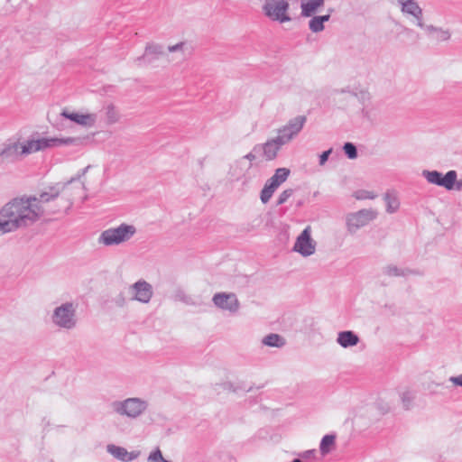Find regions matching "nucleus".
<instances>
[{"mask_svg": "<svg viewBox=\"0 0 462 462\" xmlns=\"http://www.w3.org/2000/svg\"><path fill=\"white\" fill-rule=\"evenodd\" d=\"M212 300L219 309L229 310L230 312H236L239 309V301L235 293H216Z\"/></svg>", "mask_w": 462, "mask_h": 462, "instance_id": "obj_14", "label": "nucleus"}, {"mask_svg": "<svg viewBox=\"0 0 462 462\" xmlns=\"http://www.w3.org/2000/svg\"><path fill=\"white\" fill-rule=\"evenodd\" d=\"M332 152V149H328L325 152H323L320 155H319V165H324L326 163V162L328 161L329 155L331 154Z\"/></svg>", "mask_w": 462, "mask_h": 462, "instance_id": "obj_37", "label": "nucleus"}, {"mask_svg": "<svg viewBox=\"0 0 462 462\" xmlns=\"http://www.w3.org/2000/svg\"><path fill=\"white\" fill-rule=\"evenodd\" d=\"M384 200L386 202V211L388 213H393L399 208V200L393 194L386 192L384 194Z\"/></svg>", "mask_w": 462, "mask_h": 462, "instance_id": "obj_26", "label": "nucleus"}, {"mask_svg": "<svg viewBox=\"0 0 462 462\" xmlns=\"http://www.w3.org/2000/svg\"><path fill=\"white\" fill-rule=\"evenodd\" d=\"M34 215L18 200H10L0 209V236L26 226Z\"/></svg>", "mask_w": 462, "mask_h": 462, "instance_id": "obj_1", "label": "nucleus"}, {"mask_svg": "<svg viewBox=\"0 0 462 462\" xmlns=\"http://www.w3.org/2000/svg\"><path fill=\"white\" fill-rule=\"evenodd\" d=\"M134 292L132 300H138L143 303H148L152 296V288L150 283L140 280L131 286Z\"/></svg>", "mask_w": 462, "mask_h": 462, "instance_id": "obj_15", "label": "nucleus"}, {"mask_svg": "<svg viewBox=\"0 0 462 462\" xmlns=\"http://www.w3.org/2000/svg\"><path fill=\"white\" fill-rule=\"evenodd\" d=\"M306 121L307 117L305 116H298L289 120L286 125L279 129L277 140L280 141V143L286 144L297 136L302 130Z\"/></svg>", "mask_w": 462, "mask_h": 462, "instance_id": "obj_10", "label": "nucleus"}, {"mask_svg": "<svg viewBox=\"0 0 462 462\" xmlns=\"http://www.w3.org/2000/svg\"><path fill=\"white\" fill-rule=\"evenodd\" d=\"M343 151L345 154L347 156V158L351 160L356 159L358 155L356 145L349 142L345 143V144L343 145Z\"/></svg>", "mask_w": 462, "mask_h": 462, "instance_id": "obj_29", "label": "nucleus"}, {"mask_svg": "<svg viewBox=\"0 0 462 462\" xmlns=\"http://www.w3.org/2000/svg\"><path fill=\"white\" fill-rule=\"evenodd\" d=\"M165 54L162 45L149 42L146 44L144 52L142 56L136 58L135 61L139 66L149 65L159 60Z\"/></svg>", "mask_w": 462, "mask_h": 462, "instance_id": "obj_13", "label": "nucleus"}, {"mask_svg": "<svg viewBox=\"0 0 462 462\" xmlns=\"http://www.w3.org/2000/svg\"><path fill=\"white\" fill-rule=\"evenodd\" d=\"M291 171L287 168H278L274 174L266 181L261 191L260 199L263 204H266L272 198L277 188L286 181Z\"/></svg>", "mask_w": 462, "mask_h": 462, "instance_id": "obj_8", "label": "nucleus"}, {"mask_svg": "<svg viewBox=\"0 0 462 462\" xmlns=\"http://www.w3.org/2000/svg\"><path fill=\"white\" fill-rule=\"evenodd\" d=\"M106 117L109 124H114L118 120V116L113 105L106 107Z\"/></svg>", "mask_w": 462, "mask_h": 462, "instance_id": "obj_33", "label": "nucleus"}, {"mask_svg": "<svg viewBox=\"0 0 462 462\" xmlns=\"http://www.w3.org/2000/svg\"><path fill=\"white\" fill-rule=\"evenodd\" d=\"M255 152L252 151L251 152L247 153L244 156L245 159L249 160L251 162L254 161L256 156L254 154Z\"/></svg>", "mask_w": 462, "mask_h": 462, "instance_id": "obj_42", "label": "nucleus"}, {"mask_svg": "<svg viewBox=\"0 0 462 462\" xmlns=\"http://www.w3.org/2000/svg\"><path fill=\"white\" fill-rule=\"evenodd\" d=\"M336 436L334 434L325 435L319 445V450L322 455H327L331 451V448L335 446Z\"/></svg>", "mask_w": 462, "mask_h": 462, "instance_id": "obj_25", "label": "nucleus"}, {"mask_svg": "<svg viewBox=\"0 0 462 462\" xmlns=\"http://www.w3.org/2000/svg\"><path fill=\"white\" fill-rule=\"evenodd\" d=\"M356 199L362 200V199H374L376 198V195L374 194L372 191L365 190V189H359L356 190L353 195Z\"/></svg>", "mask_w": 462, "mask_h": 462, "instance_id": "obj_32", "label": "nucleus"}, {"mask_svg": "<svg viewBox=\"0 0 462 462\" xmlns=\"http://www.w3.org/2000/svg\"><path fill=\"white\" fill-rule=\"evenodd\" d=\"M285 143H280V141L277 140V136L272 140L267 141L262 146L255 145L253 148L254 152H260L263 150V155L266 160L271 161L273 160L277 156L278 151L281 149L282 145Z\"/></svg>", "mask_w": 462, "mask_h": 462, "instance_id": "obj_18", "label": "nucleus"}, {"mask_svg": "<svg viewBox=\"0 0 462 462\" xmlns=\"http://www.w3.org/2000/svg\"><path fill=\"white\" fill-rule=\"evenodd\" d=\"M106 451L111 454L115 458L122 462H130L137 458L140 455V451L128 452L126 448L109 444L106 446Z\"/></svg>", "mask_w": 462, "mask_h": 462, "instance_id": "obj_17", "label": "nucleus"}, {"mask_svg": "<svg viewBox=\"0 0 462 462\" xmlns=\"http://www.w3.org/2000/svg\"><path fill=\"white\" fill-rule=\"evenodd\" d=\"M64 118L69 119L80 125L91 126L96 122V116L93 114H79L63 110L60 114Z\"/></svg>", "mask_w": 462, "mask_h": 462, "instance_id": "obj_20", "label": "nucleus"}, {"mask_svg": "<svg viewBox=\"0 0 462 462\" xmlns=\"http://www.w3.org/2000/svg\"><path fill=\"white\" fill-rule=\"evenodd\" d=\"M310 233L311 228L308 226L297 237L293 246V251L304 257L313 254L316 250V242L311 238Z\"/></svg>", "mask_w": 462, "mask_h": 462, "instance_id": "obj_12", "label": "nucleus"}, {"mask_svg": "<svg viewBox=\"0 0 462 462\" xmlns=\"http://www.w3.org/2000/svg\"><path fill=\"white\" fill-rule=\"evenodd\" d=\"M325 4V0H316L314 5V14L318 12V10L322 7Z\"/></svg>", "mask_w": 462, "mask_h": 462, "instance_id": "obj_40", "label": "nucleus"}, {"mask_svg": "<svg viewBox=\"0 0 462 462\" xmlns=\"http://www.w3.org/2000/svg\"><path fill=\"white\" fill-rule=\"evenodd\" d=\"M113 410L129 418H137L144 412L148 407L146 401L140 398H128L123 402L116 401L112 403Z\"/></svg>", "mask_w": 462, "mask_h": 462, "instance_id": "obj_6", "label": "nucleus"}, {"mask_svg": "<svg viewBox=\"0 0 462 462\" xmlns=\"http://www.w3.org/2000/svg\"><path fill=\"white\" fill-rule=\"evenodd\" d=\"M185 46H186V43L184 42H180L175 45L169 46L168 51L170 52L183 51V49Z\"/></svg>", "mask_w": 462, "mask_h": 462, "instance_id": "obj_36", "label": "nucleus"}, {"mask_svg": "<svg viewBox=\"0 0 462 462\" xmlns=\"http://www.w3.org/2000/svg\"><path fill=\"white\" fill-rule=\"evenodd\" d=\"M359 337L351 330L341 331L337 334V342L344 348L356 346L359 343Z\"/></svg>", "mask_w": 462, "mask_h": 462, "instance_id": "obj_22", "label": "nucleus"}, {"mask_svg": "<svg viewBox=\"0 0 462 462\" xmlns=\"http://www.w3.org/2000/svg\"><path fill=\"white\" fill-rule=\"evenodd\" d=\"M291 462H302L300 458H295Z\"/></svg>", "mask_w": 462, "mask_h": 462, "instance_id": "obj_47", "label": "nucleus"}, {"mask_svg": "<svg viewBox=\"0 0 462 462\" xmlns=\"http://www.w3.org/2000/svg\"><path fill=\"white\" fill-rule=\"evenodd\" d=\"M116 304H117L118 306H121V307H122V306H124V304H125V299H124L123 297H121V296H120V300H116Z\"/></svg>", "mask_w": 462, "mask_h": 462, "instance_id": "obj_44", "label": "nucleus"}, {"mask_svg": "<svg viewBox=\"0 0 462 462\" xmlns=\"http://www.w3.org/2000/svg\"><path fill=\"white\" fill-rule=\"evenodd\" d=\"M86 138L82 137H66V138H40L35 140L38 151L47 148L58 147L61 145H72L80 147L84 144Z\"/></svg>", "mask_w": 462, "mask_h": 462, "instance_id": "obj_11", "label": "nucleus"}, {"mask_svg": "<svg viewBox=\"0 0 462 462\" xmlns=\"http://www.w3.org/2000/svg\"><path fill=\"white\" fill-rule=\"evenodd\" d=\"M135 233L134 226L122 223L117 227L104 230L98 237V243L106 246L117 245L129 241Z\"/></svg>", "mask_w": 462, "mask_h": 462, "instance_id": "obj_3", "label": "nucleus"}, {"mask_svg": "<svg viewBox=\"0 0 462 462\" xmlns=\"http://www.w3.org/2000/svg\"><path fill=\"white\" fill-rule=\"evenodd\" d=\"M415 394L411 391H404L401 393V401L404 410L409 411L413 405Z\"/></svg>", "mask_w": 462, "mask_h": 462, "instance_id": "obj_28", "label": "nucleus"}, {"mask_svg": "<svg viewBox=\"0 0 462 462\" xmlns=\"http://www.w3.org/2000/svg\"><path fill=\"white\" fill-rule=\"evenodd\" d=\"M148 462H171L162 457V451L159 448L153 450L147 458Z\"/></svg>", "mask_w": 462, "mask_h": 462, "instance_id": "obj_31", "label": "nucleus"}, {"mask_svg": "<svg viewBox=\"0 0 462 462\" xmlns=\"http://www.w3.org/2000/svg\"><path fill=\"white\" fill-rule=\"evenodd\" d=\"M382 272L384 275L389 277H405L408 275H421V273L418 270H413L410 268H399L394 264H388L382 269Z\"/></svg>", "mask_w": 462, "mask_h": 462, "instance_id": "obj_21", "label": "nucleus"}, {"mask_svg": "<svg viewBox=\"0 0 462 462\" xmlns=\"http://www.w3.org/2000/svg\"><path fill=\"white\" fill-rule=\"evenodd\" d=\"M316 0H301L300 1V8L301 13L300 15L303 17H310L314 15V5Z\"/></svg>", "mask_w": 462, "mask_h": 462, "instance_id": "obj_27", "label": "nucleus"}, {"mask_svg": "<svg viewBox=\"0 0 462 462\" xmlns=\"http://www.w3.org/2000/svg\"><path fill=\"white\" fill-rule=\"evenodd\" d=\"M285 343L286 341L284 337L279 334L271 333L263 338V344L268 346L282 347Z\"/></svg>", "mask_w": 462, "mask_h": 462, "instance_id": "obj_24", "label": "nucleus"}, {"mask_svg": "<svg viewBox=\"0 0 462 462\" xmlns=\"http://www.w3.org/2000/svg\"><path fill=\"white\" fill-rule=\"evenodd\" d=\"M51 320L54 325L65 329H72L77 325L76 307L72 302H65L53 310Z\"/></svg>", "mask_w": 462, "mask_h": 462, "instance_id": "obj_4", "label": "nucleus"}, {"mask_svg": "<svg viewBox=\"0 0 462 462\" xmlns=\"http://www.w3.org/2000/svg\"><path fill=\"white\" fill-rule=\"evenodd\" d=\"M315 454V449L306 450L301 454L303 458H309Z\"/></svg>", "mask_w": 462, "mask_h": 462, "instance_id": "obj_41", "label": "nucleus"}, {"mask_svg": "<svg viewBox=\"0 0 462 462\" xmlns=\"http://www.w3.org/2000/svg\"><path fill=\"white\" fill-rule=\"evenodd\" d=\"M293 192L294 190L292 189H287L283 190L277 199V206L285 203L288 200V199L292 196Z\"/></svg>", "mask_w": 462, "mask_h": 462, "instance_id": "obj_34", "label": "nucleus"}, {"mask_svg": "<svg viewBox=\"0 0 462 462\" xmlns=\"http://www.w3.org/2000/svg\"><path fill=\"white\" fill-rule=\"evenodd\" d=\"M225 389H228V390L234 391V392L236 391V389L233 388V384L231 383H226Z\"/></svg>", "mask_w": 462, "mask_h": 462, "instance_id": "obj_45", "label": "nucleus"}, {"mask_svg": "<svg viewBox=\"0 0 462 462\" xmlns=\"http://www.w3.org/2000/svg\"><path fill=\"white\" fill-rule=\"evenodd\" d=\"M60 191L55 187H51L49 191L42 192L38 197L37 196H23L21 198H14L12 200H18L23 204V206L26 207L34 217H32L31 220L26 221V226L35 223L42 217L51 213L54 214L58 210H48L44 208L43 204L48 203L51 200H53L58 198Z\"/></svg>", "mask_w": 462, "mask_h": 462, "instance_id": "obj_2", "label": "nucleus"}, {"mask_svg": "<svg viewBox=\"0 0 462 462\" xmlns=\"http://www.w3.org/2000/svg\"><path fill=\"white\" fill-rule=\"evenodd\" d=\"M21 143L18 142L5 144L4 149L0 152L1 162H14L19 159L21 153Z\"/></svg>", "mask_w": 462, "mask_h": 462, "instance_id": "obj_19", "label": "nucleus"}, {"mask_svg": "<svg viewBox=\"0 0 462 462\" xmlns=\"http://www.w3.org/2000/svg\"><path fill=\"white\" fill-rule=\"evenodd\" d=\"M36 141L35 140H29L27 143L23 145L21 144V153L23 154H29L34 152H38V148H36Z\"/></svg>", "mask_w": 462, "mask_h": 462, "instance_id": "obj_30", "label": "nucleus"}, {"mask_svg": "<svg viewBox=\"0 0 462 462\" xmlns=\"http://www.w3.org/2000/svg\"><path fill=\"white\" fill-rule=\"evenodd\" d=\"M332 9H329L328 14L324 15H312L311 19L309 22V28L310 30L314 32H320L324 30V23L328 22L330 19V13L332 12Z\"/></svg>", "mask_w": 462, "mask_h": 462, "instance_id": "obj_23", "label": "nucleus"}, {"mask_svg": "<svg viewBox=\"0 0 462 462\" xmlns=\"http://www.w3.org/2000/svg\"><path fill=\"white\" fill-rule=\"evenodd\" d=\"M89 168H90V166L88 165V166H87L85 169H83V171H82V174H85V173L88 171V170Z\"/></svg>", "mask_w": 462, "mask_h": 462, "instance_id": "obj_46", "label": "nucleus"}, {"mask_svg": "<svg viewBox=\"0 0 462 462\" xmlns=\"http://www.w3.org/2000/svg\"><path fill=\"white\" fill-rule=\"evenodd\" d=\"M450 36L449 31L439 28L434 38L439 42H444L449 40Z\"/></svg>", "mask_w": 462, "mask_h": 462, "instance_id": "obj_35", "label": "nucleus"}, {"mask_svg": "<svg viewBox=\"0 0 462 462\" xmlns=\"http://www.w3.org/2000/svg\"><path fill=\"white\" fill-rule=\"evenodd\" d=\"M454 189H457V190L462 189V180H457V177L456 178Z\"/></svg>", "mask_w": 462, "mask_h": 462, "instance_id": "obj_43", "label": "nucleus"}, {"mask_svg": "<svg viewBox=\"0 0 462 462\" xmlns=\"http://www.w3.org/2000/svg\"><path fill=\"white\" fill-rule=\"evenodd\" d=\"M290 5L287 0H265L263 11L265 16L281 23L291 21L288 11Z\"/></svg>", "mask_w": 462, "mask_h": 462, "instance_id": "obj_5", "label": "nucleus"}, {"mask_svg": "<svg viewBox=\"0 0 462 462\" xmlns=\"http://www.w3.org/2000/svg\"><path fill=\"white\" fill-rule=\"evenodd\" d=\"M450 381L456 385L462 386V374L450 377Z\"/></svg>", "mask_w": 462, "mask_h": 462, "instance_id": "obj_39", "label": "nucleus"}, {"mask_svg": "<svg viewBox=\"0 0 462 462\" xmlns=\"http://www.w3.org/2000/svg\"><path fill=\"white\" fill-rule=\"evenodd\" d=\"M376 212L373 209H361L349 213L346 217V229L350 234H355L361 227L368 225L376 217Z\"/></svg>", "mask_w": 462, "mask_h": 462, "instance_id": "obj_7", "label": "nucleus"}, {"mask_svg": "<svg viewBox=\"0 0 462 462\" xmlns=\"http://www.w3.org/2000/svg\"><path fill=\"white\" fill-rule=\"evenodd\" d=\"M421 175L426 179L429 183L443 187L448 190L454 189L456 178L457 173L456 171H448L445 175L438 171H422Z\"/></svg>", "mask_w": 462, "mask_h": 462, "instance_id": "obj_9", "label": "nucleus"}, {"mask_svg": "<svg viewBox=\"0 0 462 462\" xmlns=\"http://www.w3.org/2000/svg\"><path fill=\"white\" fill-rule=\"evenodd\" d=\"M401 5V10L403 14L412 15L417 20V25L420 28L424 27L422 22V9L415 0H398Z\"/></svg>", "mask_w": 462, "mask_h": 462, "instance_id": "obj_16", "label": "nucleus"}, {"mask_svg": "<svg viewBox=\"0 0 462 462\" xmlns=\"http://www.w3.org/2000/svg\"><path fill=\"white\" fill-rule=\"evenodd\" d=\"M422 29H424L429 35H433V34L437 33L438 29H439V28L435 27L433 25H425L424 24V27Z\"/></svg>", "mask_w": 462, "mask_h": 462, "instance_id": "obj_38", "label": "nucleus"}]
</instances>
